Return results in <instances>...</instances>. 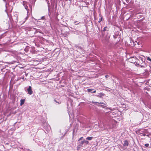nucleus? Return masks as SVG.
<instances>
[{
	"label": "nucleus",
	"mask_w": 151,
	"mask_h": 151,
	"mask_svg": "<svg viewBox=\"0 0 151 151\" xmlns=\"http://www.w3.org/2000/svg\"><path fill=\"white\" fill-rule=\"evenodd\" d=\"M143 132L145 133V134H147V131L146 130H145Z\"/></svg>",
	"instance_id": "obj_21"
},
{
	"label": "nucleus",
	"mask_w": 151,
	"mask_h": 151,
	"mask_svg": "<svg viewBox=\"0 0 151 151\" xmlns=\"http://www.w3.org/2000/svg\"><path fill=\"white\" fill-rule=\"evenodd\" d=\"M93 137H88L86 138V139L88 140H91L93 139Z\"/></svg>",
	"instance_id": "obj_11"
},
{
	"label": "nucleus",
	"mask_w": 151,
	"mask_h": 151,
	"mask_svg": "<svg viewBox=\"0 0 151 151\" xmlns=\"http://www.w3.org/2000/svg\"><path fill=\"white\" fill-rule=\"evenodd\" d=\"M108 75H106V76H105V77H106V78H107V77H108Z\"/></svg>",
	"instance_id": "obj_28"
},
{
	"label": "nucleus",
	"mask_w": 151,
	"mask_h": 151,
	"mask_svg": "<svg viewBox=\"0 0 151 151\" xmlns=\"http://www.w3.org/2000/svg\"><path fill=\"white\" fill-rule=\"evenodd\" d=\"M106 30V27H105L104 28L103 31H105Z\"/></svg>",
	"instance_id": "obj_24"
},
{
	"label": "nucleus",
	"mask_w": 151,
	"mask_h": 151,
	"mask_svg": "<svg viewBox=\"0 0 151 151\" xmlns=\"http://www.w3.org/2000/svg\"><path fill=\"white\" fill-rule=\"evenodd\" d=\"M147 60L149 61H150L151 62V58H150L149 57H148L147 58Z\"/></svg>",
	"instance_id": "obj_19"
},
{
	"label": "nucleus",
	"mask_w": 151,
	"mask_h": 151,
	"mask_svg": "<svg viewBox=\"0 0 151 151\" xmlns=\"http://www.w3.org/2000/svg\"><path fill=\"white\" fill-rule=\"evenodd\" d=\"M84 144V141H81V142H80L79 144V146L80 147H81Z\"/></svg>",
	"instance_id": "obj_10"
},
{
	"label": "nucleus",
	"mask_w": 151,
	"mask_h": 151,
	"mask_svg": "<svg viewBox=\"0 0 151 151\" xmlns=\"http://www.w3.org/2000/svg\"><path fill=\"white\" fill-rule=\"evenodd\" d=\"M28 46H27L26 47V48L24 49V51L26 52H27L28 51Z\"/></svg>",
	"instance_id": "obj_12"
},
{
	"label": "nucleus",
	"mask_w": 151,
	"mask_h": 151,
	"mask_svg": "<svg viewBox=\"0 0 151 151\" xmlns=\"http://www.w3.org/2000/svg\"><path fill=\"white\" fill-rule=\"evenodd\" d=\"M54 101L56 103H58L59 104H60L61 103V102H58L55 99Z\"/></svg>",
	"instance_id": "obj_17"
},
{
	"label": "nucleus",
	"mask_w": 151,
	"mask_h": 151,
	"mask_svg": "<svg viewBox=\"0 0 151 151\" xmlns=\"http://www.w3.org/2000/svg\"><path fill=\"white\" fill-rule=\"evenodd\" d=\"M92 103L93 104H104L105 105H106V104L104 103L103 102H94V101H92Z\"/></svg>",
	"instance_id": "obj_7"
},
{
	"label": "nucleus",
	"mask_w": 151,
	"mask_h": 151,
	"mask_svg": "<svg viewBox=\"0 0 151 151\" xmlns=\"http://www.w3.org/2000/svg\"><path fill=\"white\" fill-rule=\"evenodd\" d=\"M3 35H2L1 36V37H0V38H1L2 37H3Z\"/></svg>",
	"instance_id": "obj_26"
},
{
	"label": "nucleus",
	"mask_w": 151,
	"mask_h": 151,
	"mask_svg": "<svg viewBox=\"0 0 151 151\" xmlns=\"http://www.w3.org/2000/svg\"><path fill=\"white\" fill-rule=\"evenodd\" d=\"M44 18V17H42V18L43 19H44V18Z\"/></svg>",
	"instance_id": "obj_31"
},
{
	"label": "nucleus",
	"mask_w": 151,
	"mask_h": 151,
	"mask_svg": "<svg viewBox=\"0 0 151 151\" xmlns=\"http://www.w3.org/2000/svg\"><path fill=\"white\" fill-rule=\"evenodd\" d=\"M146 136L149 137H151V133L148 134L146 135Z\"/></svg>",
	"instance_id": "obj_15"
},
{
	"label": "nucleus",
	"mask_w": 151,
	"mask_h": 151,
	"mask_svg": "<svg viewBox=\"0 0 151 151\" xmlns=\"http://www.w3.org/2000/svg\"><path fill=\"white\" fill-rule=\"evenodd\" d=\"M20 54V53H19L17 55H15V58L17 59V61H13L14 62L19 63V60H20L21 59V57L19 56V55Z\"/></svg>",
	"instance_id": "obj_3"
},
{
	"label": "nucleus",
	"mask_w": 151,
	"mask_h": 151,
	"mask_svg": "<svg viewBox=\"0 0 151 151\" xmlns=\"http://www.w3.org/2000/svg\"><path fill=\"white\" fill-rule=\"evenodd\" d=\"M117 113H114V114H116Z\"/></svg>",
	"instance_id": "obj_29"
},
{
	"label": "nucleus",
	"mask_w": 151,
	"mask_h": 151,
	"mask_svg": "<svg viewBox=\"0 0 151 151\" xmlns=\"http://www.w3.org/2000/svg\"><path fill=\"white\" fill-rule=\"evenodd\" d=\"M83 139V137H81V138H79V140H78V141H80V140H82Z\"/></svg>",
	"instance_id": "obj_25"
},
{
	"label": "nucleus",
	"mask_w": 151,
	"mask_h": 151,
	"mask_svg": "<svg viewBox=\"0 0 151 151\" xmlns=\"http://www.w3.org/2000/svg\"><path fill=\"white\" fill-rule=\"evenodd\" d=\"M33 91L32 90L31 87L30 86H29V94L31 95L32 94Z\"/></svg>",
	"instance_id": "obj_6"
},
{
	"label": "nucleus",
	"mask_w": 151,
	"mask_h": 151,
	"mask_svg": "<svg viewBox=\"0 0 151 151\" xmlns=\"http://www.w3.org/2000/svg\"><path fill=\"white\" fill-rule=\"evenodd\" d=\"M132 63H134V62H132Z\"/></svg>",
	"instance_id": "obj_32"
},
{
	"label": "nucleus",
	"mask_w": 151,
	"mask_h": 151,
	"mask_svg": "<svg viewBox=\"0 0 151 151\" xmlns=\"http://www.w3.org/2000/svg\"><path fill=\"white\" fill-rule=\"evenodd\" d=\"M93 90V89H91L88 88L87 89V91L88 92H91Z\"/></svg>",
	"instance_id": "obj_16"
},
{
	"label": "nucleus",
	"mask_w": 151,
	"mask_h": 151,
	"mask_svg": "<svg viewBox=\"0 0 151 151\" xmlns=\"http://www.w3.org/2000/svg\"><path fill=\"white\" fill-rule=\"evenodd\" d=\"M84 143H85L86 144H88L89 142L87 140H84Z\"/></svg>",
	"instance_id": "obj_14"
},
{
	"label": "nucleus",
	"mask_w": 151,
	"mask_h": 151,
	"mask_svg": "<svg viewBox=\"0 0 151 151\" xmlns=\"http://www.w3.org/2000/svg\"><path fill=\"white\" fill-rule=\"evenodd\" d=\"M80 22L78 23L77 21H75L74 22V24L75 25H78V24Z\"/></svg>",
	"instance_id": "obj_18"
},
{
	"label": "nucleus",
	"mask_w": 151,
	"mask_h": 151,
	"mask_svg": "<svg viewBox=\"0 0 151 151\" xmlns=\"http://www.w3.org/2000/svg\"><path fill=\"white\" fill-rule=\"evenodd\" d=\"M25 90L27 91V93H28V87H26L25 88Z\"/></svg>",
	"instance_id": "obj_13"
},
{
	"label": "nucleus",
	"mask_w": 151,
	"mask_h": 151,
	"mask_svg": "<svg viewBox=\"0 0 151 151\" xmlns=\"http://www.w3.org/2000/svg\"><path fill=\"white\" fill-rule=\"evenodd\" d=\"M96 105H97L96 104ZM106 105H105L104 104L103 105H98V106L100 107H102V108H104L105 107H106Z\"/></svg>",
	"instance_id": "obj_9"
},
{
	"label": "nucleus",
	"mask_w": 151,
	"mask_h": 151,
	"mask_svg": "<svg viewBox=\"0 0 151 151\" xmlns=\"http://www.w3.org/2000/svg\"><path fill=\"white\" fill-rule=\"evenodd\" d=\"M128 145L129 143L127 140H126L124 141V143L123 145L124 146H127Z\"/></svg>",
	"instance_id": "obj_5"
},
{
	"label": "nucleus",
	"mask_w": 151,
	"mask_h": 151,
	"mask_svg": "<svg viewBox=\"0 0 151 151\" xmlns=\"http://www.w3.org/2000/svg\"><path fill=\"white\" fill-rule=\"evenodd\" d=\"M145 145L146 147H147L149 146V144H145Z\"/></svg>",
	"instance_id": "obj_23"
},
{
	"label": "nucleus",
	"mask_w": 151,
	"mask_h": 151,
	"mask_svg": "<svg viewBox=\"0 0 151 151\" xmlns=\"http://www.w3.org/2000/svg\"><path fill=\"white\" fill-rule=\"evenodd\" d=\"M102 17L100 19H99V22H101L102 20Z\"/></svg>",
	"instance_id": "obj_22"
},
{
	"label": "nucleus",
	"mask_w": 151,
	"mask_h": 151,
	"mask_svg": "<svg viewBox=\"0 0 151 151\" xmlns=\"http://www.w3.org/2000/svg\"><path fill=\"white\" fill-rule=\"evenodd\" d=\"M102 42L103 43H104L105 44H107L109 42V39H107L105 40H102Z\"/></svg>",
	"instance_id": "obj_8"
},
{
	"label": "nucleus",
	"mask_w": 151,
	"mask_h": 151,
	"mask_svg": "<svg viewBox=\"0 0 151 151\" xmlns=\"http://www.w3.org/2000/svg\"><path fill=\"white\" fill-rule=\"evenodd\" d=\"M118 112L117 111H114L112 112H106L105 114L106 116H109V117L113 118L116 116H117V114H114V113H117Z\"/></svg>",
	"instance_id": "obj_1"
},
{
	"label": "nucleus",
	"mask_w": 151,
	"mask_h": 151,
	"mask_svg": "<svg viewBox=\"0 0 151 151\" xmlns=\"http://www.w3.org/2000/svg\"><path fill=\"white\" fill-rule=\"evenodd\" d=\"M44 18V17H42V18L43 19H44V18Z\"/></svg>",
	"instance_id": "obj_30"
},
{
	"label": "nucleus",
	"mask_w": 151,
	"mask_h": 151,
	"mask_svg": "<svg viewBox=\"0 0 151 151\" xmlns=\"http://www.w3.org/2000/svg\"><path fill=\"white\" fill-rule=\"evenodd\" d=\"M140 134H142V135H141V136H146V135L144 133L143 134L141 133Z\"/></svg>",
	"instance_id": "obj_20"
},
{
	"label": "nucleus",
	"mask_w": 151,
	"mask_h": 151,
	"mask_svg": "<svg viewBox=\"0 0 151 151\" xmlns=\"http://www.w3.org/2000/svg\"><path fill=\"white\" fill-rule=\"evenodd\" d=\"M25 100V99H21L20 100V105L22 106L24 104Z\"/></svg>",
	"instance_id": "obj_4"
},
{
	"label": "nucleus",
	"mask_w": 151,
	"mask_h": 151,
	"mask_svg": "<svg viewBox=\"0 0 151 151\" xmlns=\"http://www.w3.org/2000/svg\"><path fill=\"white\" fill-rule=\"evenodd\" d=\"M28 3L26 1H23V4L24 6L25 9L27 11V16L25 18L26 19H27L28 18V6H27Z\"/></svg>",
	"instance_id": "obj_2"
},
{
	"label": "nucleus",
	"mask_w": 151,
	"mask_h": 151,
	"mask_svg": "<svg viewBox=\"0 0 151 151\" xmlns=\"http://www.w3.org/2000/svg\"><path fill=\"white\" fill-rule=\"evenodd\" d=\"M96 92V91L95 90L94 91H93L91 92V93H95Z\"/></svg>",
	"instance_id": "obj_27"
}]
</instances>
